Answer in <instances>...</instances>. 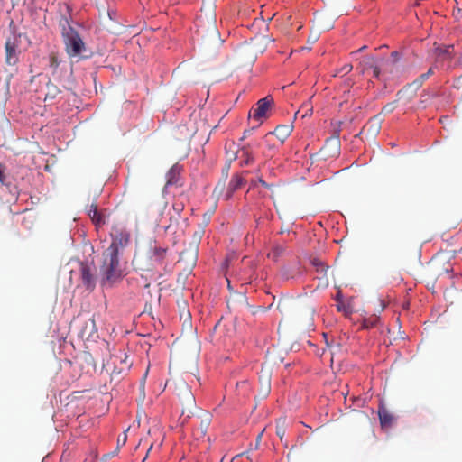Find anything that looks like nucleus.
Segmentation results:
<instances>
[{"label":"nucleus","instance_id":"1","mask_svg":"<svg viewBox=\"0 0 462 462\" xmlns=\"http://www.w3.org/2000/svg\"><path fill=\"white\" fill-rule=\"evenodd\" d=\"M167 253V248L156 245H150L148 249L137 252L133 259V265L135 270L146 273L142 274L145 279L144 288H149L150 284L146 282L148 279L156 280L161 274L156 271L158 266L162 265Z\"/></svg>","mask_w":462,"mask_h":462},{"label":"nucleus","instance_id":"2","mask_svg":"<svg viewBox=\"0 0 462 462\" xmlns=\"http://www.w3.org/2000/svg\"><path fill=\"white\" fill-rule=\"evenodd\" d=\"M100 284L104 288H112L124 277L118 254L114 250L103 253V262L99 269Z\"/></svg>","mask_w":462,"mask_h":462},{"label":"nucleus","instance_id":"3","mask_svg":"<svg viewBox=\"0 0 462 462\" xmlns=\"http://www.w3.org/2000/svg\"><path fill=\"white\" fill-rule=\"evenodd\" d=\"M60 25L61 26V35L67 54L70 58L80 56L86 46L79 33L69 24L67 18H62Z\"/></svg>","mask_w":462,"mask_h":462},{"label":"nucleus","instance_id":"4","mask_svg":"<svg viewBox=\"0 0 462 462\" xmlns=\"http://www.w3.org/2000/svg\"><path fill=\"white\" fill-rule=\"evenodd\" d=\"M177 395L182 404V415L186 414L189 418L196 407L195 397L185 382H180L176 386Z\"/></svg>","mask_w":462,"mask_h":462},{"label":"nucleus","instance_id":"5","mask_svg":"<svg viewBox=\"0 0 462 462\" xmlns=\"http://www.w3.org/2000/svg\"><path fill=\"white\" fill-rule=\"evenodd\" d=\"M340 147L339 133L336 132L334 135L326 140L324 146L319 151V154L324 160L337 158L340 154Z\"/></svg>","mask_w":462,"mask_h":462},{"label":"nucleus","instance_id":"6","mask_svg":"<svg viewBox=\"0 0 462 462\" xmlns=\"http://www.w3.org/2000/svg\"><path fill=\"white\" fill-rule=\"evenodd\" d=\"M20 34H13L5 41V62L14 66L18 62Z\"/></svg>","mask_w":462,"mask_h":462},{"label":"nucleus","instance_id":"7","mask_svg":"<svg viewBox=\"0 0 462 462\" xmlns=\"http://www.w3.org/2000/svg\"><path fill=\"white\" fill-rule=\"evenodd\" d=\"M273 104V99L272 97L267 96L263 98H261L256 103V107L253 108L249 112V117H253L254 120L258 121L259 124L263 122V119L268 117V112Z\"/></svg>","mask_w":462,"mask_h":462},{"label":"nucleus","instance_id":"8","mask_svg":"<svg viewBox=\"0 0 462 462\" xmlns=\"http://www.w3.org/2000/svg\"><path fill=\"white\" fill-rule=\"evenodd\" d=\"M383 59H376L374 56L367 55L363 58L360 61L357 69H360L362 74L372 71L373 77L379 79L382 75L381 67L379 61Z\"/></svg>","mask_w":462,"mask_h":462},{"label":"nucleus","instance_id":"9","mask_svg":"<svg viewBox=\"0 0 462 462\" xmlns=\"http://www.w3.org/2000/svg\"><path fill=\"white\" fill-rule=\"evenodd\" d=\"M112 243L106 248V251L111 249L115 251L116 254H118L119 248L125 247L129 242V234L122 229L115 228L111 233Z\"/></svg>","mask_w":462,"mask_h":462},{"label":"nucleus","instance_id":"10","mask_svg":"<svg viewBox=\"0 0 462 462\" xmlns=\"http://www.w3.org/2000/svg\"><path fill=\"white\" fill-rule=\"evenodd\" d=\"M80 279L82 284L92 291L96 286V278L90 265L87 263H80Z\"/></svg>","mask_w":462,"mask_h":462},{"label":"nucleus","instance_id":"11","mask_svg":"<svg viewBox=\"0 0 462 462\" xmlns=\"http://www.w3.org/2000/svg\"><path fill=\"white\" fill-rule=\"evenodd\" d=\"M381 122L382 119L380 118V115H377L376 116L369 120V122L363 127L362 131L360 132V134H365L370 137H375L380 132Z\"/></svg>","mask_w":462,"mask_h":462},{"label":"nucleus","instance_id":"12","mask_svg":"<svg viewBox=\"0 0 462 462\" xmlns=\"http://www.w3.org/2000/svg\"><path fill=\"white\" fill-rule=\"evenodd\" d=\"M291 133V127L290 125H278L273 132L268 133L264 136V140L269 142L270 138L275 136L282 143L287 139Z\"/></svg>","mask_w":462,"mask_h":462},{"label":"nucleus","instance_id":"13","mask_svg":"<svg viewBox=\"0 0 462 462\" xmlns=\"http://www.w3.org/2000/svg\"><path fill=\"white\" fill-rule=\"evenodd\" d=\"M97 333L96 323L94 319H88L85 321L82 328L80 329L79 336L88 340Z\"/></svg>","mask_w":462,"mask_h":462},{"label":"nucleus","instance_id":"14","mask_svg":"<svg viewBox=\"0 0 462 462\" xmlns=\"http://www.w3.org/2000/svg\"><path fill=\"white\" fill-rule=\"evenodd\" d=\"M245 183V180L242 176L238 174L234 175L227 187L226 199H229L235 191L241 189Z\"/></svg>","mask_w":462,"mask_h":462},{"label":"nucleus","instance_id":"15","mask_svg":"<svg viewBox=\"0 0 462 462\" xmlns=\"http://www.w3.org/2000/svg\"><path fill=\"white\" fill-rule=\"evenodd\" d=\"M378 416L382 427H390L392 425L393 416L383 404L379 405Z\"/></svg>","mask_w":462,"mask_h":462},{"label":"nucleus","instance_id":"16","mask_svg":"<svg viewBox=\"0 0 462 462\" xmlns=\"http://www.w3.org/2000/svg\"><path fill=\"white\" fill-rule=\"evenodd\" d=\"M88 215L96 225H103L105 218L103 215L97 210V207L95 204H91L87 208Z\"/></svg>","mask_w":462,"mask_h":462},{"label":"nucleus","instance_id":"17","mask_svg":"<svg viewBox=\"0 0 462 462\" xmlns=\"http://www.w3.org/2000/svg\"><path fill=\"white\" fill-rule=\"evenodd\" d=\"M260 380H261L262 385H261V389L259 392V397L261 399H264L268 396V394L271 392V378H270L269 374L266 373L265 374H262L260 376Z\"/></svg>","mask_w":462,"mask_h":462},{"label":"nucleus","instance_id":"18","mask_svg":"<svg viewBox=\"0 0 462 462\" xmlns=\"http://www.w3.org/2000/svg\"><path fill=\"white\" fill-rule=\"evenodd\" d=\"M286 251V246L283 245H273L271 251L268 253V257L273 261H278L280 257H282Z\"/></svg>","mask_w":462,"mask_h":462},{"label":"nucleus","instance_id":"19","mask_svg":"<svg viewBox=\"0 0 462 462\" xmlns=\"http://www.w3.org/2000/svg\"><path fill=\"white\" fill-rule=\"evenodd\" d=\"M433 73V69L430 68L426 73L420 75L416 79H414L410 86L416 90L419 89Z\"/></svg>","mask_w":462,"mask_h":462},{"label":"nucleus","instance_id":"20","mask_svg":"<svg viewBox=\"0 0 462 462\" xmlns=\"http://www.w3.org/2000/svg\"><path fill=\"white\" fill-rule=\"evenodd\" d=\"M312 265L316 268V271L322 274L323 276H326L327 270L328 266L325 264L319 258H313L311 260Z\"/></svg>","mask_w":462,"mask_h":462},{"label":"nucleus","instance_id":"21","mask_svg":"<svg viewBox=\"0 0 462 462\" xmlns=\"http://www.w3.org/2000/svg\"><path fill=\"white\" fill-rule=\"evenodd\" d=\"M380 321V317L377 315H371L368 318H365L363 321V328H372L376 327V325Z\"/></svg>","mask_w":462,"mask_h":462},{"label":"nucleus","instance_id":"22","mask_svg":"<svg viewBox=\"0 0 462 462\" xmlns=\"http://www.w3.org/2000/svg\"><path fill=\"white\" fill-rule=\"evenodd\" d=\"M120 359V365L119 367V373H122L124 371H128L129 368L132 365V363L128 361V356L125 354H123L121 356H116V359Z\"/></svg>","mask_w":462,"mask_h":462},{"label":"nucleus","instance_id":"23","mask_svg":"<svg viewBox=\"0 0 462 462\" xmlns=\"http://www.w3.org/2000/svg\"><path fill=\"white\" fill-rule=\"evenodd\" d=\"M60 93V89L56 85L53 83L49 82L47 84V93H46V98L54 99L57 95Z\"/></svg>","mask_w":462,"mask_h":462},{"label":"nucleus","instance_id":"24","mask_svg":"<svg viewBox=\"0 0 462 462\" xmlns=\"http://www.w3.org/2000/svg\"><path fill=\"white\" fill-rule=\"evenodd\" d=\"M397 107V101H393L388 104H386L381 110V115H387L394 111V109Z\"/></svg>","mask_w":462,"mask_h":462},{"label":"nucleus","instance_id":"25","mask_svg":"<svg viewBox=\"0 0 462 462\" xmlns=\"http://www.w3.org/2000/svg\"><path fill=\"white\" fill-rule=\"evenodd\" d=\"M172 208H173V210L175 211L176 216H171V222L174 221L176 224H178L180 212L183 210V205L175 203V204H173Z\"/></svg>","mask_w":462,"mask_h":462},{"label":"nucleus","instance_id":"26","mask_svg":"<svg viewBox=\"0 0 462 462\" xmlns=\"http://www.w3.org/2000/svg\"><path fill=\"white\" fill-rule=\"evenodd\" d=\"M60 65V60L58 59V56L51 52L49 57V66L53 70H56Z\"/></svg>","mask_w":462,"mask_h":462},{"label":"nucleus","instance_id":"27","mask_svg":"<svg viewBox=\"0 0 462 462\" xmlns=\"http://www.w3.org/2000/svg\"><path fill=\"white\" fill-rule=\"evenodd\" d=\"M312 106L310 104H304L301 108L296 113V116L303 111L302 117L310 116L312 114Z\"/></svg>","mask_w":462,"mask_h":462},{"label":"nucleus","instance_id":"28","mask_svg":"<svg viewBox=\"0 0 462 462\" xmlns=\"http://www.w3.org/2000/svg\"><path fill=\"white\" fill-rule=\"evenodd\" d=\"M126 440H127V435H126V431H125L123 433V436L119 437L117 439V447H116V452L118 451V449L121 446H124L126 443Z\"/></svg>","mask_w":462,"mask_h":462},{"label":"nucleus","instance_id":"29","mask_svg":"<svg viewBox=\"0 0 462 462\" xmlns=\"http://www.w3.org/2000/svg\"><path fill=\"white\" fill-rule=\"evenodd\" d=\"M256 182H258V184H261L263 187L266 188V189H270L271 188V185L268 184L267 182H265L261 177H259L257 179V180H252L251 181V186L252 187H254Z\"/></svg>","mask_w":462,"mask_h":462},{"label":"nucleus","instance_id":"30","mask_svg":"<svg viewBox=\"0 0 462 462\" xmlns=\"http://www.w3.org/2000/svg\"><path fill=\"white\" fill-rule=\"evenodd\" d=\"M352 69H353V66L351 64H346L340 69L339 73H342L343 75H346L352 70Z\"/></svg>","mask_w":462,"mask_h":462},{"label":"nucleus","instance_id":"31","mask_svg":"<svg viewBox=\"0 0 462 462\" xmlns=\"http://www.w3.org/2000/svg\"><path fill=\"white\" fill-rule=\"evenodd\" d=\"M5 167L3 164H0V183L2 184L5 181Z\"/></svg>","mask_w":462,"mask_h":462},{"label":"nucleus","instance_id":"32","mask_svg":"<svg viewBox=\"0 0 462 462\" xmlns=\"http://www.w3.org/2000/svg\"><path fill=\"white\" fill-rule=\"evenodd\" d=\"M229 169H230V163H226L223 170V175L225 176V179L227 178Z\"/></svg>","mask_w":462,"mask_h":462},{"label":"nucleus","instance_id":"33","mask_svg":"<svg viewBox=\"0 0 462 462\" xmlns=\"http://www.w3.org/2000/svg\"><path fill=\"white\" fill-rule=\"evenodd\" d=\"M242 456L243 455H237L236 457H234L231 460V462H243L242 461Z\"/></svg>","mask_w":462,"mask_h":462},{"label":"nucleus","instance_id":"34","mask_svg":"<svg viewBox=\"0 0 462 462\" xmlns=\"http://www.w3.org/2000/svg\"><path fill=\"white\" fill-rule=\"evenodd\" d=\"M367 48L366 45L362 46L359 50L351 52V55H356L357 52L364 51Z\"/></svg>","mask_w":462,"mask_h":462},{"label":"nucleus","instance_id":"35","mask_svg":"<svg viewBox=\"0 0 462 462\" xmlns=\"http://www.w3.org/2000/svg\"><path fill=\"white\" fill-rule=\"evenodd\" d=\"M277 434L280 436V438L282 439L283 434H284V430L282 429H277Z\"/></svg>","mask_w":462,"mask_h":462},{"label":"nucleus","instance_id":"36","mask_svg":"<svg viewBox=\"0 0 462 462\" xmlns=\"http://www.w3.org/2000/svg\"><path fill=\"white\" fill-rule=\"evenodd\" d=\"M317 39H318L317 35H315V36H311L310 35V38H309V41L311 42H315L317 41Z\"/></svg>","mask_w":462,"mask_h":462},{"label":"nucleus","instance_id":"37","mask_svg":"<svg viewBox=\"0 0 462 462\" xmlns=\"http://www.w3.org/2000/svg\"><path fill=\"white\" fill-rule=\"evenodd\" d=\"M398 52L397 51H393L391 56L396 60L398 59Z\"/></svg>","mask_w":462,"mask_h":462},{"label":"nucleus","instance_id":"38","mask_svg":"<svg viewBox=\"0 0 462 462\" xmlns=\"http://www.w3.org/2000/svg\"><path fill=\"white\" fill-rule=\"evenodd\" d=\"M253 129H254V128H252V129H250V130H245V131L244 132L243 138H245L246 135H248V134H250V133L252 132V130H253Z\"/></svg>","mask_w":462,"mask_h":462},{"label":"nucleus","instance_id":"39","mask_svg":"<svg viewBox=\"0 0 462 462\" xmlns=\"http://www.w3.org/2000/svg\"><path fill=\"white\" fill-rule=\"evenodd\" d=\"M212 32H213V33H214L216 36H217V35H218V32H217V28H216L215 26H212Z\"/></svg>","mask_w":462,"mask_h":462},{"label":"nucleus","instance_id":"40","mask_svg":"<svg viewBox=\"0 0 462 462\" xmlns=\"http://www.w3.org/2000/svg\"><path fill=\"white\" fill-rule=\"evenodd\" d=\"M264 39H265L266 42H273V41L272 38H270L268 36H266Z\"/></svg>","mask_w":462,"mask_h":462},{"label":"nucleus","instance_id":"41","mask_svg":"<svg viewBox=\"0 0 462 462\" xmlns=\"http://www.w3.org/2000/svg\"><path fill=\"white\" fill-rule=\"evenodd\" d=\"M227 282H228V289L231 290L230 282L228 280H227Z\"/></svg>","mask_w":462,"mask_h":462}]
</instances>
